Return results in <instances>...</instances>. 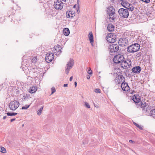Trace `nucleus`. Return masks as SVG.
I'll list each match as a JSON object with an SVG mask.
<instances>
[{"instance_id":"3","label":"nucleus","mask_w":155,"mask_h":155,"mask_svg":"<svg viewBox=\"0 0 155 155\" xmlns=\"http://www.w3.org/2000/svg\"><path fill=\"white\" fill-rule=\"evenodd\" d=\"M115 9L113 6H110L108 7L107 12L109 15V19L112 20L111 21H113L115 18Z\"/></svg>"},{"instance_id":"18","label":"nucleus","mask_w":155,"mask_h":155,"mask_svg":"<svg viewBox=\"0 0 155 155\" xmlns=\"http://www.w3.org/2000/svg\"><path fill=\"white\" fill-rule=\"evenodd\" d=\"M88 36L90 42L91 44L92 45L94 42V37L93 35L92 32L89 33Z\"/></svg>"},{"instance_id":"28","label":"nucleus","mask_w":155,"mask_h":155,"mask_svg":"<svg viewBox=\"0 0 155 155\" xmlns=\"http://www.w3.org/2000/svg\"><path fill=\"white\" fill-rule=\"evenodd\" d=\"M134 124L135 126L138 128L140 130H142L143 129V127H142L141 126L139 125L138 124H137L135 122H134Z\"/></svg>"},{"instance_id":"32","label":"nucleus","mask_w":155,"mask_h":155,"mask_svg":"<svg viewBox=\"0 0 155 155\" xmlns=\"http://www.w3.org/2000/svg\"><path fill=\"white\" fill-rule=\"evenodd\" d=\"M118 77H120V79H121V81L123 80V81H125V78L122 75H119Z\"/></svg>"},{"instance_id":"9","label":"nucleus","mask_w":155,"mask_h":155,"mask_svg":"<svg viewBox=\"0 0 155 155\" xmlns=\"http://www.w3.org/2000/svg\"><path fill=\"white\" fill-rule=\"evenodd\" d=\"M114 35L113 33L108 34L106 37V39L108 42L110 43H114L116 41V38L113 37Z\"/></svg>"},{"instance_id":"11","label":"nucleus","mask_w":155,"mask_h":155,"mask_svg":"<svg viewBox=\"0 0 155 155\" xmlns=\"http://www.w3.org/2000/svg\"><path fill=\"white\" fill-rule=\"evenodd\" d=\"M128 62L124 60L121 63L120 65L121 68L123 69H127L130 68L131 66V61H130L128 60Z\"/></svg>"},{"instance_id":"25","label":"nucleus","mask_w":155,"mask_h":155,"mask_svg":"<svg viewBox=\"0 0 155 155\" xmlns=\"http://www.w3.org/2000/svg\"><path fill=\"white\" fill-rule=\"evenodd\" d=\"M43 107L44 106H42L37 111V114L38 115H41Z\"/></svg>"},{"instance_id":"41","label":"nucleus","mask_w":155,"mask_h":155,"mask_svg":"<svg viewBox=\"0 0 155 155\" xmlns=\"http://www.w3.org/2000/svg\"><path fill=\"white\" fill-rule=\"evenodd\" d=\"M68 85V84H64L63 86L64 87H67Z\"/></svg>"},{"instance_id":"27","label":"nucleus","mask_w":155,"mask_h":155,"mask_svg":"<svg viewBox=\"0 0 155 155\" xmlns=\"http://www.w3.org/2000/svg\"><path fill=\"white\" fill-rule=\"evenodd\" d=\"M7 115L8 116H15L17 114V113H10L8 112L6 113Z\"/></svg>"},{"instance_id":"26","label":"nucleus","mask_w":155,"mask_h":155,"mask_svg":"<svg viewBox=\"0 0 155 155\" xmlns=\"http://www.w3.org/2000/svg\"><path fill=\"white\" fill-rule=\"evenodd\" d=\"M0 151L3 153H5L6 152V149L3 147H0Z\"/></svg>"},{"instance_id":"5","label":"nucleus","mask_w":155,"mask_h":155,"mask_svg":"<svg viewBox=\"0 0 155 155\" xmlns=\"http://www.w3.org/2000/svg\"><path fill=\"white\" fill-rule=\"evenodd\" d=\"M9 104L8 107L10 109L15 110L18 107L20 103L18 101L14 100L11 101Z\"/></svg>"},{"instance_id":"4","label":"nucleus","mask_w":155,"mask_h":155,"mask_svg":"<svg viewBox=\"0 0 155 155\" xmlns=\"http://www.w3.org/2000/svg\"><path fill=\"white\" fill-rule=\"evenodd\" d=\"M119 49V45L118 44L113 43L110 45L109 47V49L111 53L118 52Z\"/></svg>"},{"instance_id":"42","label":"nucleus","mask_w":155,"mask_h":155,"mask_svg":"<svg viewBox=\"0 0 155 155\" xmlns=\"http://www.w3.org/2000/svg\"><path fill=\"white\" fill-rule=\"evenodd\" d=\"M129 142L130 143H134V141H133V140H129Z\"/></svg>"},{"instance_id":"40","label":"nucleus","mask_w":155,"mask_h":155,"mask_svg":"<svg viewBox=\"0 0 155 155\" xmlns=\"http://www.w3.org/2000/svg\"><path fill=\"white\" fill-rule=\"evenodd\" d=\"M15 120V118H13V119H11L10 121L11 122H12L13 121Z\"/></svg>"},{"instance_id":"31","label":"nucleus","mask_w":155,"mask_h":155,"mask_svg":"<svg viewBox=\"0 0 155 155\" xmlns=\"http://www.w3.org/2000/svg\"><path fill=\"white\" fill-rule=\"evenodd\" d=\"M30 107V105H26L25 106H23L21 109L22 110H26L27 109Z\"/></svg>"},{"instance_id":"48","label":"nucleus","mask_w":155,"mask_h":155,"mask_svg":"<svg viewBox=\"0 0 155 155\" xmlns=\"http://www.w3.org/2000/svg\"><path fill=\"white\" fill-rule=\"evenodd\" d=\"M110 1L111 2L113 3L114 2V0H110Z\"/></svg>"},{"instance_id":"15","label":"nucleus","mask_w":155,"mask_h":155,"mask_svg":"<svg viewBox=\"0 0 155 155\" xmlns=\"http://www.w3.org/2000/svg\"><path fill=\"white\" fill-rule=\"evenodd\" d=\"M141 70V68L140 66H137L133 67L132 69L133 72L136 74L140 73Z\"/></svg>"},{"instance_id":"34","label":"nucleus","mask_w":155,"mask_h":155,"mask_svg":"<svg viewBox=\"0 0 155 155\" xmlns=\"http://www.w3.org/2000/svg\"><path fill=\"white\" fill-rule=\"evenodd\" d=\"M94 91L95 93H101V90L99 88L95 89Z\"/></svg>"},{"instance_id":"43","label":"nucleus","mask_w":155,"mask_h":155,"mask_svg":"<svg viewBox=\"0 0 155 155\" xmlns=\"http://www.w3.org/2000/svg\"><path fill=\"white\" fill-rule=\"evenodd\" d=\"M72 79H73V77L72 76L70 78V79H69L70 81H71L72 80Z\"/></svg>"},{"instance_id":"39","label":"nucleus","mask_w":155,"mask_h":155,"mask_svg":"<svg viewBox=\"0 0 155 155\" xmlns=\"http://www.w3.org/2000/svg\"><path fill=\"white\" fill-rule=\"evenodd\" d=\"M142 2H145L146 3H149L150 2V0H140Z\"/></svg>"},{"instance_id":"51","label":"nucleus","mask_w":155,"mask_h":155,"mask_svg":"<svg viewBox=\"0 0 155 155\" xmlns=\"http://www.w3.org/2000/svg\"><path fill=\"white\" fill-rule=\"evenodd\" d=\"M2 18V17H0V18Z\"/></svg>"},{"instance_id":"38","label":"nucleus","mask_w":155,"mask_h":155,"mask_svg":"<svg viewBox=\"0 0 155 155\" xmlns=\"http://www.w3.org/2000/svg\"><path fill=\"white\" fill-rule=\"evenodd\" d=\"M28 97V96L26 95V96H24L23 97V98H22V100L24 101H25L27 100V98Z\"/></svg>"},{"instance_id":"1","label":"nucleus","mask_w":155,"mask_h":155,"mask_svg":"<svg viewBox=\"0 0 155 155\" xmlns=\"http://www.w3.org/2000/svg\"><path fill=\"white\" fill-rule=\"evenodd\" d=\"M132 100L137 103H139V106L142 108L143 110L145 112L149 110V107L147 106V104L144 101H140V97L139 95H134L132 97Z\"/></svg>"},{"instance_id":"33","label":"nucleus","mask_w":155,"mask_h":155,"mask_svg":"<svg viewBox=\"0 0 155 155\" xmlns=\"http://www.w3.org/2000/svg\"><path fill=\"white\" fill-rule=\"evenodd\" d=\"M142 54V53L141 52H139L136 55V57L137 58H139L141 56V55Z\"/></svg>"},{"instance_id":"44","label":"nucleus","mask_w":155,"mask_h":155,"mask_svg":"<svg viewBox=\"0 0 155 155\" xmlns=\"http://www.w3.org/2000/svg\"><path fill=\"white\" fill-rule=\"evenodd\" d=\"M74 84L75 87H76V86H77V82L76 81H75L74 83Z\"/></svg>"},{"instance_id":"46","label":"nucleus","mask_w":155,"mask_h":155,"mask_svg":"<svg viewBox=\"0 0 155 155\" xmlns=\"http://www.w3.org/2000/svg\"><path fill=\"white\" fill-rule=\"evenodd\" d=\"M6 117H7L6 116H5L3 117V119H5L6 118Z\"/></svg>"},{"instance_id":"30","label":"nucleus","mask_w":155,"mask_h":155,"mask_svg":"<svg viewBox=\"0 0 155 155\" xmlns=\"http://www.w3.org/2000/svg\"><path fill=\"white\" fill-rule=\"evenodd\" d=\"M31 60L32 62L34 63H35L37 61V59L35 57L32 58H31Z\"/></svg>"},{"instance_id":"10","label":"nucleus","mask_w":155,"mask_h":155,"mask_svg":"<svg viewBox=\"0 0 155 155\" xmlns=\"http://www.w3.org/2000/svg\"><path fill=\"white\" fill-rule=\"evenodd\" d=\"M64 4L61 1L57 0L54 3V6L56 9L61 10L63 8Z\"/></svg>"},{"instance_id":"13","label":"nucleus","mask_w":155,"mask_h":155,"mask_svg":"<svg viewBox=\"0 0 155 155\" xmlns=\"http://www.w3.org/2000/svg\"><path fill=\"white\" fill-rule=\"evenodd\" d=\"M121 87L122 90L125 91H128L130 89L127 83L125 81H123L122 83Z\"/></svg>"},{"instance_id":"35","label":"nucleus","mask_w":155,"mask_h":155,"mask_svg":"<svg viewBox=\"0 0 155 155\" xmlns=\"http://www.w3.org/2000/svg\"><path fill=\"white\" fill-rule=\"evenodd\" d=\"M87 72L89 74H92V72L90 68H89L87 70Z\"/></svg>"},{"instance_id":"12","label":"nucleus","mask_w":155,"mask_h":155,"mask_svg":"<svg viewBox=\"0 0 155 155\" xmlns=\"http://www.w3.org/2000/svg\"><path fill=\"white\" fill-rule=\"evenodd\" d=\"M54 54L52 53H49L46 54L45 60L48 63L50 62L54 59Z\"/></svg>"},{"instance_id":"45","label":"nucleus","mask_w":155,"mask_h":155,"mask_svg":"<svg viewBox=\"0 0 155 155\" xmlns=\"http://www.w3.org/2000/svg\"><path fill=\"white\" fill-rule=\"evenodd\" d=\"M87 78L88 79H89L90 78V76L89 75H88V76H87Z\"/></svg>"},{"instance_id":"2","label":"nucleus","mask_w":155,"mask_h":155,"mask_svg":"<svg viewBox=\"0 0 155 155\" xmlns=\"http://www.w3.org/2000/svg\"><path fill=\"white\" fill-rule=\"evenodd\" d=\"M140 48V45L138 43H134L128 46L127 49L129 53H134L139 51Z\"/></svg>"},{"instance_id":"47","label":"nucleus","mask_w":155,"mask_h":155,"mask_svg":"<svg viewBox=\"0 0 155 155\" xmlns=\"http://www.w3.org/2000/svg\"><path fill=\"white\" fill-rule=\"evenodd\" d=\"M76 5H74L73 6V8H76Z\"/></svg>"},{"instance_id":"50","label":"nucleus","mask_w":155,"mask_h":155,"mask_svg":"<svg viewBox=\"0 0 155 155\" xmlns=\"http://www.w3.org/2000/svg\"><path fill=\"white\" fill-rule=\"evenodd\" d=\"M62 1H63V2H66V0H61Z\"/></svg>"},{"instance_id":"16","label":"nucleus","mask_w":155,"mask_h":155,"mask_svg":"<svg viewBox=\"0 0 155 155\" xmlns=\"http://www.w3.org/2000/svg\"><path fill=\"white\" fill-rule=\"evenodd\" d=\"M74 13H73L71 11H68L66 12V16L67 18H73L75 16Z\"/></svg>"},{"instance_id":"36","label":"nucleus","mask_w":155,"mask_h":155,"mask_svg":"<svg viewBox=\"0 0 155 155\" xmlns=\"http://www.w3.org/2000/svg\"><path fill=\"white\" fill-rule=\"evenodd\" d=\"M51 94H53L56 91L54 87H52L51 88Z\"/></svg>"},{"instance_id":"7","label":"nucleus","mask_w":155,"mask_h":155,"mask_svg":"<svg viewBox=\"0 0 155 155\" xmlns=\"http://www.w3.org/2000/svg\"><path fill=\"white\" fill-rule=\"evenodd\" d=\"M120 15L122 17L127 18L129 16V12L127 9L120 8L118 10Z\"/></svg>"},{"instance_id":"29","label":"nucleus","mask_w":155,"mask_h":155,"mask_svg":"<svg viewBox=\"0 0 155 155\" xmlns=\"http://www.w3.org/2000/svg\"><path fill=\"white\" fill-rule=\"evenodd\" d=\"M78 1H79V0H78L77 3V13H79L80 12L79 7V3H78Z\"/></svg>"},{"instance_id":"20","label":"nucleus","mask_w":155,"mask_h":155,"mask_svg":"<svg viewBox=\"0 0 155 155\" xmlns=\"http://www.w3.org/2000/svg\"><path fill=\"white\" fill-rule=\"evenodd\" d=\"M37 90V88L36 87H32L29 88V92L31 93H33L35 92Z\"/></svg>"},{"instance_id":"19","label":"nucleus","mask_w":155,"mask_h":155,"mask_svg":"<svg viewBox=\"0 0 155 155\" xmlns=\"http://www.w3.org/2000/svg\"><path fill=\"white\" fill-rule=\"evenodd\" d=\"M114 26L111 24H109L107 26V30L110 32L114 30Z\"/></svg>"},{"instance_id":"24","label":"nucleus","mask_w":155,"mask_h":155,"mask_svg":"<svg viewBox=\"0 0 155 155\" xmlns=\"http://www.w3.org/2000/svg\"><path fill=\"white\" fill-rule=\"evenodd\" d=\"M150 114L151 116L155 118V109H153L151 110Z\"/></svg>"},{"instance_id":"8","label":"nucleus","mask_w":155,"mask_h":155,"mask_svg":"<svg viewBox=\"0 0 155 155\" xmlns=\"http://www.w3.org/2000/svg\"><path fill=\"white\" fill-rule=\"evenodd\" d=\"M73 59L70 58L69 61L67 63L66 66L65 72L67 74H68L70 70L72 68L74 65V62Z\"/></svg>"},{"instance_id":"17","label":"nucleus","mask_w":155,"mask_h":155,"mask_svg":"<svg viewBox=\"0 0 155 155\" xmlns=\"http://www.w3.org/2000/svg\"><path fill=\"white\" fill-rule=\"evenodd\" d=\"M15 10L13 8H11L8 12V16L9 17L11 15H14L15 13Z\"/></svg>"},{"instance_id":"49","label":"nucleus","mask_w":155,"mask_h":155,"mask_svg":"<svg viewBox=\"0 0 155 155\" xmlns=\"http://www.w3.org/2000/svg\"><path fill=\"white\" fill-rule=\"evenodd\" d=\"M120 1H122V2H124V1H125L126 0H120Z\"/></svg>"},{"instance_id":"23","label":"nucleus","mask_w":155,"mask_h":155,"mask_svg":"<svg viewBox=\"0 0 155 155\" xmlns=\"http://www.w3.org/2000/svg\"><path fill=\"white\" fill-rule=\"evenodd\" d=\"M128 5L127 6V7L124 6V7L128 9L129 11H132L134 10V8L133 6H132V5L131 4H130L129 3H128Z\"/></svg>"},{"instance_id":"6","label":"nucleus","mask_w":155,"mask_h":155,"mask_svg":"<svg viewBox=\"0 0 155 155\" xmlns=\"http://www.w3.org/2000/svg\"><path fill=\"white\" fill-rule=\"evenodd\" d=\"M124 59L123 55L118 54L114 56L113 58V61L116 64H121Z\"/></svg>"},{"instance_id":"37","label":"nucleus","mask_w":155,"mask_h":155,"mask_svg":"<svg viewBox=\"0 0 155 155\" xmlns=\"http://www.w3.org/2000/svg\"><path fill=\"white\" fill-rule=\"evenodd\" d=\"M85 106L86 107L88 108H90V106L89 104L86 102H85Z\"/></svg>"},{"instance_id":"22","label":"nucleus","mask_w":155,"mask_h":155,"mask_svg":"<svg viewBox=\"0 0 155 155\" xmlns=\"http://www.w3.org/2000/svg\"><path fill=\"white\" fill-rule=\"evenodd\" d=\"M63 32L64 35L66 36L69 35L70 33V31L68 28H65L63 30Z\"/></svg>"},{"instance_id":"21","label":"nucleus","mask_w":155,"mask_h":155,"mask_svg":"<svg viewBox=\"0 0 155 155\" xmlns=\"http://www.w3.org/2000/svg\"><path fill=\"white\" fill-rule=\"evenodd\" d=\"M124 39L122 38H120L119 39L118 42V44L119 46H122L123 45H125L124 44Z\"/></svg>"},{"instance_id":"14","label":"nucleus","mask_w":155,"mask_h":155,"mask_svg":"<svg viewBox=\"0 0 155 155\" xmlns=\"http://www.w3.org/2000/svg\"><path fill=\"white\" fill-rule=\"evenodd\" d=\"M54 48L55 49V50L54 51V52L55 54L58 55L61 53L62 51L61 49L62 48L60 45H57L56 46L54 47Z\"/></svg>"}]
</instances>
